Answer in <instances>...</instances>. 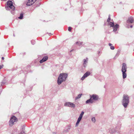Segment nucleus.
<instances>
[{"mask_svg":"<svg viewBox=\"0 0 134 134\" xmlns=\"http://www.w3.org/2000/svg\"><path fill=\"white\" fill-rule=\"evenodd\" d=\"M68 76V74L66 73H61L59 75L57 80V83L60 85L62 83L65 81Z\"/></svg>","mask_w":134,"mask_h":134,"instance_id":"nucleus-1","label":"nucleus"},{"mask_svg":"<svg viewBox=\"0 0 134 134\" xmlns=\"http://www.w3.org/2000/svg\"><path fill=\"white\" fill-rule=\"evenodd\" d=\"M129 102V97L127 95L124 94L123 96L122 104L125 108L127 107Z\"/></svg>","mask_w":134,"mask_h":134,"instance_id":"nucleus-2","label":"nucleus"},{"mask_svg":"<svg viewBox=\"0 0 134 134\" xmlns=\"http://www.w3.org/2000/svg\"><path fill=\"white\" fill-rule=\"evenodd\" d=\"M127 65L125 63H123L121 68V71L122 72L123 78L124 79L126 77L127 74L126 72L127 71Z\"/></svg>","mask_w":134,"mask_h":134,"instance_id":"nucleus-3","label":"nucleus"},{"mask_svg":"<svg viewBox=\"0 0 134 134\" xmlns=\"http://www.w3.org/2000/svg\"><path fill=\"white\" fill-rule=\"evenodd\" d=\"M64 105L65 106L71 107L74 108L75 107V105L73 103L71 102H66L64 103Z\"/></svg>","mask_w":134,"mask_h":134,"instance_id":"nucleus-4","label":"nucleus"},{"mask_svg":"<svg viewBox=\"0 0 134 134\" xmlns=\"http://www.w3.org/2000/svg\"><path fill=\"white\" fill-rule=\"evenodd\" d=\"M90 97L93 100H97L99 99V97L98 95L96 94H93L90 95Z\"/></svg>","mask_w":134,"mask_h":134,"instance_id":"nucleus-5","label":"nucleus"},{"mask_svg":"<svg viewBox=\"0 0 134 134\" xmlns=\"http://www.w3.org/2000/svg\"><path fill=\"white\" fill-rule=\"evenodd\" d=\"M7 5L11 7L12 9L14 10L15 9V7L13 5V3L11 1H9L7 2Z\"/></svg>","mask_w":134,"mask_h":134,"instance_id":"nucleus-6","label":"nucleus"},{"mask_svg":"<svg viewBox=\"0 0 134 134\" xmlns=\"http://www.w3.org/2000/svg\"><path fill=\"white\" fill-rule=\"evenodd\" d=\"M16 118L14 116L11 117L9 121L10 124H13L14 122L16 121Z\"/></svg>","mask_w":134,"mask_h":134,"instance_id":"nucleus-7","label":"nucleus"},{"mask_svg":"<svg viewBox=\"0 0 134 134\" xmlns=\"http://www.w3.org/2000/svg\"><path fill=\"white\" fill-rule=\"evenodd\" d=\"M36 1V0H29L26 4L27 6H30L32 4Z\"/></svg>","mask_w":134,"mask_h":134,"instance_id":"nucleus-8","label":"nucleus"},{"mask_svg":"<svg viewBox=\"0 0 134 134\" xmlns=\"http://www.w3.org/2000/svg\"><path fill=\"white\" fill-rule=\"evenodd\" d=\"M90 74V72H87L86 73H85L84 75H83V76L81 78V80H84V79L87 77Z\"/></svg>","mask_w":134,"mask_h":134,"instance_id":"nucleus-9","label":"nucleus"},{"mask_svg":"<svg viewBox=\"0 0 134 134\" xmlns=\"http://www.w3.org/2000/svg\"><path fill=\"white\" fill-rule=\"evenodd\" d=\"M127 23H132L134 22V20L133 19V18L132 16L128 18V19L127 21Z\"/></svg>","mask_w":134,"mask_h":134,"instance_id":"nucleus-10","label":"nucleus"},{"mask_svg":"<svg viewBox=\"0 0 134 134\" xmlns=\"http://www.w3.org/2000/svg\"><path fill=\"white\" fill-rule=\"evenodd\" d=\"M48 59V57L47 56L44 57L40 61V63H42L46 61Z\"/></svg>","mask_w":134,"mask_h":134,"instance_id":"nucleus-11","label":"nucleus"},{"mask_svg":"<svg viewBox=\"0 0 134 134\" xmlns=\"http://www.w3.org/2000/svg\"><path fill=\"white\" fill-rule=\"evenodd\" d=\"M93 102V101L91 99L90 97V98L87 100L86 102V104H88L89 103H92Z\"/></svg>","mask_w":134,"mask_h":134,"instance_id":"nucleus-12","label":"nucleus"},{"mask_svg":"<svg viewBox=\"0 0 134 134\" xmlns=\"http://www.w3.org/2000/svg\"><path fill=\"white\" fill-rule=\"evenodd\" d=\"M88 60V59L87 58H86V59H83L84 63H83V66L84 67H86V64L87 63Z\"/></svg>","mask_w":134,"mask_h":134,"instance_id":"nucleus-13","label":"nucleus"},{"mask_svg":"<svg viewBox=\"0 0 134 134\" xmlns=\"http://www.w3.org/2000/svg\"><path fill=\"white\" fill-rule=\"evenodd\" d=\"M119 26V25L118 24H116L115 26L114 25V26L113 27V31L114 32L116 31L117 30V29L118 28Z\"/></svg>","mask_w":134,"mask_h":134,"instance_id":"nucleus-14","label":"nucleus"},{"mask_svg":"<svg viewBox=\"0 0 134 134\" xmlns=\"http://www.w3.org/2000/svg\"><path fill=\"white\" fill-rule=\"evenodd\" d=\"M109 131L110 133H113L115 132V130L114 129H109Z\"/></svg>","mask_w":134,"mask_h":134,"instance_id":"nucleus-15","label":"nucleus"},{"mask_svg":"<svg viewBox=\"0 0 134 134\" xmlns=\"http://www.w3.org/2000/svg\"><path fill=\"white\" fill-rule=\"evenodd\" d=\"M70 126H68V128L66 130H64L63 131V132H67L69 131V130H70Z\"/></svg>","mask_w":134,"mask_h":134,"instance_id":"nucleus-16","label":"nucleus"},{"mask_svg":"<svg viewBox=\"0 0 134 134\" xmlns=\"http://www.w3.org/2000/svg\"><path fill=\"white\" fill-rule=\"evenodd\" d=\"M82 95V94H79L76 97H75V99L77 100V99L80 98L81 97Z\"/></svg>","mask_w":134,"mask_h":134,"instance_id":"nucleus-17","label":"nucleus"},{"mask_svg":"<svg viewBox=\"0 0 134 134\" xmlns=\"http://www.w3.org/2000/svg\"><path fill=\"white\" fill-rule=\"evenodd\" d=\"M108 23L109 24L110 26L111 27H113L114 26V24L113 22H109Z\"/></svg>","mask_w":134,"mask_h":134,"instance_id":"nucleus-18","label":"nucleus"},{"mask_svg":"<svg viewBox=\"0 0 134 134\" xmlns=\"http://www.w3.org/2000/svg\"><path fill=\"white\" fill-rule=\"evenodd\" d=\"M23 13H21L20 14V16L19 17H18V18L20 19H22L23 18Z\"/></svg>","mask_w":134,"mask_h":134,"instance_id":"nucleus-19","label":"nucleus"},{"mask_svg":"<svg viewBox=\"0 0 134 134\" xmlns=\"http://www.w3.org/2000/svg\"><path fill=\"white\" fill-rule=\"evenodd\" d=\"M76 43L79 46H80L81 45H82L83 42L79 41V42H76Z\"/></svg>","mask_w":134,"mask_h":134,"instance_id":"nucleus-20","label":"nucleus"},{"mask_svg":"<svg viewBox=\"0 0 134 134\" xmlns=\"http://www.w3.org/2000/svg\"><path fill=\"white\" fill-rule=\"evenodd\" d=\"M5 8L7 10H8L10 8L12 9V8L10 7L7 5V6H5Z\"/></svg>","mask_w":134,"mask_h":134,"instance_id":"nucleus-21","label":"nucleus"},{"mask_svg":"<svg viewBox=\"0 0 134 134\" xmlns=\"http://www.w3.org/2000/svg\"><path fill=\"white\" fill-rule=\"evenodd\" d=\"M6 83L5 80H4L2 81L1 82V85L2 86L4 85Z\"/></svg>","mask_w":134,"mask_h":134,"instance_id":"nucleus-22","label":"nucleus"},{"mask_svg":"<svg viewBox=\"0 0 134 134\" xmlns=\"http://www.w3.org/2000/svg\"><path fill=\"white\" fill-rule=\"evenodd\" d=\"M91 120L92 121L94 122H95L96 121V119L94 117L92 118Z\"/></svg>","mask_w":134,"mask_h":134,"instance_id":"nucleus-23","label":"nucleus"},{"mask_svg":"<svg viewBox=\"0 0 134 134\" xmlns=\"http://www.w3.org/2000/svg\"><path fill=\"white\" fill-rule=\"evenodd\" d=\"M84 114V112L83 111H82L80 114V115L83 116V115Z\"/></svg>","mask_w":134,"mask_h":134,"instance_id":"nucleus-24","label":"nucleus"},{"mask_svg":"<svg viewBox=\"0 0 134 134\" xmlns=\"http://www.w3.org/2000/svg\"><path fill=\"white\" fill-rule=\"evenodd\" d=\"M72 29V28L70 27H69L68 28V30L69 31H71Z\"/></svg>","mask_w":134,"mask_h":134,"instance_id":"nucleus-25","label":"nucleus"},{"mask_svg":"<svg viewBox=\"0 0 134 134\" xmlns=\"http://www.w3.org/2000/svg\"><path fill=\"white\" fill-rule=\"evenodd\" d=\"M19 134H25V133L24 131H23L20 132Z\"/></svg>","mask_w":134,"mask_h":134,"instance_id":"nucleus-26","label":"nucleus"},{"mask_svg":"<svg viewBox=\"0 0 134 134\" xmlns=\"http://www.w3.org/2000/svg\"><path fill=\"white\" fill-rule=\"evenodd\" d=\"M110 48L111 49H112V50H114V49H115V48H114V46H111L110 47Z\"/></svg>","mask_w":134,"mask_h":134,"instance_id":"nucleus-27","label":"nucleus"},{"mask_svg":"<svg viewBox=\"0 0 134 134\" xmlns=\"http://www.w3.org/2000/svg\"><path fill=\"white\" fill-rule=\"evenodd\" d=\"M31 42V43L33 44H34L35 43V41L34 40H32Z\"/></svg>","mask_w":134,"mask_h":134,"instance_id":"nucleus-28","label":"nucleus"},{"mask_svg":"<svg viewBox=\"0 0 134 134\" xmlns=\"http://www.w3.org/2000/svg\"><path fill=\"white\" fill-rule=\"evenodd\" d=\"M110 17H109L108 19H107V22H110Z\"/></svg>","mask_w":134,"mask_h":134,"instance_id":"nucleus-29","label":"nucleus"},{"mask_svg":"<svg viewBox=\"0 0 134 134\" xmlns=\"http://www.w3.org/2000/svg\"><path fill=\"white\" fill-rule=\"evenodd\" d=\"M119 56V55L118 54V53H117L116 55H115V57H114V58H116V57H117L118 56Z\"/></svg>","mask_w":134,"mask_h":134,"instance_id":"nucleus-30","label":"nucleus"},{"mask_svg":"<svg viewBox=\"0 0 134 134\" xmlns=\"http://www.w3.org/2000/svg\"><path fill=\"white\" fill-rule=\"evenodd\" d=\"M3 65H0V69H2L3 68Z\"/></svg>","mask_w":134,"mask_h":134,"instance_id":"nucleus-31","label":"nucleus"},{"mask_svg":"<svg viewBox=\"0 0 134 134\" xmlns=\"http://www.w3.org/2000/svg\"><path fill=\"white\" fill-rule=\"evenodd\" d=\"M79 124V123L76 122V125H75L77 127L78 126Z\"/></svg>","mask_w":134,"mask_h":134,"instance_id":"nucleus-32","label":"nucleus"},{"mask_svg":"<svg viewBox=\"0 0 134 134\" xmlns=\"http://www.w3.org/2000/svg\"><path fill=\"white\" fill-rule=\"evenodd\" d=\"M82 117L81 116L79 115V118L80 119H82Z\"/></svg>","mask_w":134,"mask_h":134,"instance_id":"nucleus-33","label":"nucleus"},{"mask_svg":"<svg viewBox=\"0 0 134 134\" xmlns=\"http://www.w3.org/2000/svg\"><path fill=\"white\" fill-rule=\"evenodd\" d=\"M109 45L111 47V45H112V44L111 43H109Z\"/></svg>","mask_w":134,"mask_h":134,"instance_id":"nucleus-34","label":"nucleus"},{"mask_svg":"<svg viewBox=\"0 0 134 134\" xmlns=\"http://www.w3.org/2000/svg\"><path fill=\"white\" fill-rule=\"evenodd\" d=\"M81 120V119H80L79 118H78V119L77 120H79V121H80Z\"/></svg>","mask_w":134,"mask_h":134,"instance_id":"nucleus-35","label":"nucleus"},{"mask_svg":"<svg viewBox=\"0 0 134 134\" xmlns=\"http://www.w3.org/2000/svg\"><path fill=\"white\" fill-rule=\"evenodd\" d=\"M80 121H79V120H77V123H79V122H80Z\"/></svg>","mask_w":134,"mask_h":134,"instance_id":"nucleus-36","label":"nucleus"},{"mask_svg":"<svg viewBox=\"0 0 134 134\" xmlns=\"http://www.w3.org/2000/svg\"><path fill=\"white\" fill-rule=\"evenodd\" d=\"M2 59L3 60L4 59V57H2Z\"/></svg>","mask_w":134,"mask_h":134,"instance_id":"nucleus-37","label":"nucleus"},{"mask_svg":"<svg viewBox=\"0 0 134 134\" xmlns=\"http://www.w3.org/2000/svg\"><path fill=\"white\" fill-rule=\"evenodd\" d=\"M132 27H133V26L132 25H131L130 26V27H131V28H132Z\"/></svg>","mask_w":134,"mask_h":134,"instance_id":"nucleus-38","label":"nucleus"},{"mask_svg":"<svg viewBox=\"0 0 134 134\" xmlns=\"http://www.w3.org/2000/svg\"><path fill=\"white\" fill-rule=\"evenodd\" d=\"M49 36H50V35H51V33H49Z\"/></svg>","mask_w":134,"mask_h":134,"instance_id":"nucleus-39","label":"nucleus"},{"mask_svg":"<svg viewBox=\"0 0 134 134\" xmlns=\"http://www.w3.org/2000/svg\"><path fill=\"white\" fill-rule=\"evenodd\" d=\"M109 17H110V15L109 16Z\"/></svg>","mask_w":134,"mask_h":134,"instance_id":"nucleus-40","label":"nucleus"},{"mask_svg":"<svg viewBox=\"0 0 134 134\" xmlns=\"http://www.w3.org/2000/svg\"><path fill=\"white\" fill-rule=\"evenodd\" d=\"M72 51V50H71V51H70V52H71Z\"/></svg>","mask_w":134,"mask_h":134,"instance_id":"nucleus-41","label":"nucleus"},{"mask_svg":"<svg viewBox=\"0 0 134 134\" xmlns=\"http://www.w3.org/2000/svg\"><path fill=\"white\" fill-rule=\"evenodd\" d=\"M133 51H134V50H133Z\"/></svg>","mask_w":134,"mask_h":134,"instance_id":"nucleus-42","label":"nucleus"}]
</instances>
